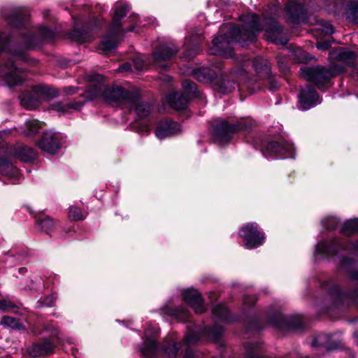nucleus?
<instances>
[{"mask_svg": "<svg viewBox=\"0 0 358 358\" xmlns=\"http://www.w3.org/2000/svg\"><path fill=\"white\" fill-rule=\"evenodd\" d=\"M240 20L242 22L240 27L231 23H225L220 27L219 34L213 40V45L209 49L210 54L231 57V45L234 42L245 45L246 43L256 40L257 33L262 29L258 16L250 13L240 16Z\"/></svg>", "mask_w": 358, "mask_h": 358, "instance_id": "1", "label": "nucleus"}, {"mask_svg": "<svg viewBox=\"0 0 358 358\" xmlns=\"http://www.w3.org/2000/svg\"><path fill=\"white\" fill-rule=\"evenodd\" d=\"M39 35V36H24L22 38V50H15L12 55L11 59L5 64L3 66H0V76L3 78L4 81L8 86L12 87L20 85L23 80V78L14 65V62L16 61L26 62L28 57L25 52L34 48L42 39L45 40L50 38L52 36V31L48 28L43 27L40 29ZM8 42V37L4 34H1L0 51L4 50Z\"/></svg>", "mask_w": 358, "mask_h": 358, "instance_id": "2", "label": "nucleus"}, {"mask_svg": "<svg viewBox=\"0 0 358 358\" xmlns=\"http://www.w3.org/2000/svg\"><path fill=\"white\" fill-rule=\"evenodd\" d=\"M92 80H97V83L92 84L90 89L85 92V97L92 100L103 97L110 103L115 102L120 104H129L135 93L128 92L120 87H105L102 83L103 78L101 75H94Z\"/></svg>", "mask_w": 358, "mask_h": 358, "instance_id": "3", "label": "nucleus"}, {"mask_svg": "<svg viewBox=\"0 0 358 358\" xmlns=\"http://www.w3.org/2000/svg\"><path fill=\"white\" fill-rule=\"evenodd\" d=\"M72 343L70 338L64 339L61 337L57 328H53L49 338L36 342L27 347V353L31 357H46L52 355L56 347L64 342Z\"/></svg>", "mask_w": 358, "mask_h": 358, "instance_id": "4", "label": "nucleus"}, {"mask_svg": "<svg viewBox=\"0 0 358 358\" xmlns=\"http://www.w3.org/2000/svg\"><path fill=\"white\" fill-rule=\"evenodd\" d=\"M346 251L350 254H358V241L350 243L342 238H334L331 243H318L315 247V256L331 257L338 254L339 251Z\"/></svg>", "mask_w": 358, "mask_h": 358, "instance_id": "5", "label": "nucleus"}, {"mask_svg": "<svg viewBox=\"0 0 358 358\" xmlns=\"http://www.w3.org/2000/svg\"><path fill=\"white\" fill-rule=\"evenodd\" d=\"M251 127V124L246 123L245 121L231 124L222 120L215 127L214 136L220 144H224L230 141L234 133L248 130Z\"/></svg>", "mask_w": 358, "mask_h": 358, "instance_id": "6", "label": "nucleus"}, {"mask_svg": "<svg viewBox=\"0 0 358 358\" xmlns=\"http://www.w3.org/2000/svg\"><path fill=\"white\" fill-rule=\"evenodd\" d=\"M248 81V74L243 68L234 69L228 75L224 76L217 83V90L222 94H227L235 90L237 85Z\"/></svg>", "mask_w": 358, "mask_h": 358, "instance_id": "7", "label": "nucleus"}, {"mask_svg": "<svg viewBox=\"0 0 358 358\" xmlns=\"http://www.w3.org/2000/svg\"><path fill=\"white\" fill-rule=\"evenodd\" d=\"M45 94L55 97L58 94L55 90H51L50 92V90L44 87H34L30 92H24L20 95V103L28 110H34L40 105Z\"/></svg>", "mask_w": 358, "mask_h": 358, "instance_id": "8", "label": "nucleus"}, {"mask_svg": "<svg viewBox=\"0 0 358 358\" xmlns=\"http://www.w3.org/2000/svg\"><path fill=\"white\" fill-rule=\"evenodd\" d=\"M337 73L334 70H328L322 66L304 67L300 69V75L306 80L314 83L320 89V84L328 81Z\"/></svg>", "mask_w": 358, "mask_h": 358, "instance_id": "9", "label": "nucleus"}, {"mask_svg": "<svg viewBox=\"0 0 358 358\" xmlns=\"http://www.w3.org/2000/svg\"><path fill=\"white\" fill-rule=\"evenodd\" d=\"M294 150L293 145L285 142L282 139H278V141H268L262 145V152L266 157H288ZM292 157V156L290 155Z\"/></svg>", "mask_w": 358, "mask_h": 358, "instance_id": "10", "label": "nucleus"}, {"mask_svg": "<svg viewBox=\"0 0 358 358\" xmlns=\"http://www.w3.org/2000/svg\"><path fill=\"white\" fill-rule=\"evenodd\" d=\"M240 236L243 238L245 247L253 249L262 245L264 236L257 230L256 223H248L240 229Z\"/></svg>", "mask_w": 358, "mask_h": 358, "instance_id": "11", "label": "nucleus"}, {"mask_svg": "<svg viewBox=\"0 0 358 358\" xmlns=\"http://www.w3.org/2000/svg\"><path fill=\"white\" fill-rule=\"evenodd\" d=\"M61 136L52 131H46L40 141L38 143V148L43 152L49 154H55L61 148Z\"/></svg>", "mask_w": 358, "mask_h": 358, "instance_id": "12", "label": "nucleus"}, {"mask_svg": "<svg viewBox=\"0 0 358 358\" xmlns=\"http://www.w3.org/2000/svg\"><path fill=\"white\" fill-rule=\"evenodd\" d=\"M318 94L309 85L301 89L299 96V108L302 110H308L320 103Z\"/></svg>", "mask_w": 358, "mask_h": 358, "instance_id": "13", "label": "nucleus"}, {"mask_svg": "<svg viewBox=\"0 0 358 358\" xmlns=\"http://www.w3.org/2000/svg\"><path fill=\"white\" fill-rule=\"evenodd\" d=\"M178 51V48L172 43H162L153 52L154 63L157 64L159 62L170 59Z\"/></svg>", "mask_w": 358, "mask_h": 358, "instance_id": "14", "label": "nucleus"}, {"mask_svg": "<svg viewBox=\"0 0 358 358\" xmlns=\"http://www.w3.org/2000/svg\"><path fill=\"white\" fill-rule=\"evenodd\" d=\"M10 155L24 162H29L36 159V152L22 144L16 145L10 152Z\"/></svg>", "mask_w": 358, "mask_h": 358, "instance_id": "15", "label": "nucleus"}, {"mask_svg": "<svg viewBox=\"0 0 358 358\" xmlns=\"http://www.w3.org/2000/svg\"><path fill=\"white\" fill-rule=\"evenodd\" d=\"M180 131V125L175 122L166 120L158 124L155 134L159 139L175 135Z\"/></svg>", "mask_w": 358, "mask_h": 358, "instance_id": "16", "label": "nucleus"}, {"mask_svg": "<svg viewBox=\"0 0 358 358\" xmlns=\"http://www.w3.org/2000/svg\"><path fill=\"white\" fill-rule=\"evenodd\" d=\"M183 300L189 304L197 313L204 311L203 299L197 290L188 289L182 293Z\"/></svg>", "mask_w": 358, "mask_h": 358, "instance_id": "17", "label": "nucleus"}, {"mask_svg": "<svg viewBox=\"0 0 358 358\" xmlns=\"http://www.w3.org/2000/svg\"><path fill=\"white\" fill-rule=\"evenodd\" d=\"M139 350L142 356L146 358H152L159 352L156 338L153 336H150L148 331L145 334Z\"/></svg>", "mask_w": 358, "mask_h": 358, "instance_id": "18", "label": "nucleus"}, {"mask_svg": "<svg viewBox=\"0 0 358 358\" xmlns=\"http://www.w3.org/2000/svg\"><path fill=\"white\" fill-rule=\"evenodd\" d=\"M120 33V31L113 29L110 27L108 34L103 38L99 45V50L105 54L115 50L117 47V38Z\"/></svg>", "mask_w": 358, "mask_h": 358, "instance_id": "19", "label": "nucleus"}, {"mask_svg": "<svg viewBox=\"0 0 358 358\" xmlns=\"http://www.w3.org/2000/svg\"><path fill=\"white\" fill-rule=\"evenodd\" d=\"M131 109L134 110L139 117H147L150 113V106L141 101L138 94L135 93L129 104Z\"/></svg>", "mask_w": 358, "mask_h": 358, "instance_id": "20", "label": "nucleus"}, {"mask_svg": "<svg viewBox=\"0 0 358 358\" xmlns=\"http://www.w3.org/2000/svg\"><path fill=\"white\" fill-rule=\"evenodd\" d=\"M168 104L175 110H183L186 108L188 103V97L181 92H173L166 97Z\"/></svg>", "mask_w": 358, "mask_h": 358, "instance_id": "21", "label": "nucleus"}, {"mask_svg": "<svg viewBox=\"0 0 358 358\" xmlns=\"http://www.w3.org/2000/svg\"><path fill=\"white\" fill-rule=\"evenodd\" d=\"M114 16L110 27L121 31V19L129 11V6L122 2H117L114 6Z\"/></svg>", "mask_w": 358, "mask_h": 358, "instance_id": "22", "label": "nucleus"}, {"mask_svg": "<svg viewBox=\"0 0 358 358\" xmlns=\"http://www.w3.org/2000/svg\"><path fill=\"white\" fill-rule=\"evenodd\" d=\"M180 349V344L172 338L166 339L162 346L161 351L168 358H176Z\"/></svg>", "mask_w": 358, "mask_h": 358, "instance_id": "23", "label": "nucleus"}, {"mask_svg": "<svg viewBox=\"0 0 358 358\" xmlns=\"http://www.w3.org/2000/svg\"><path fill=\"white\" fill-rule=\"evenodd\" d=\"M285 9L290 17L295 22H300L304 15L303 7L294 1H289Z\"/></svg>", "mask_w": 358, "mask_h": 358, "instance_id": "24", "label": "nucleus"}, {"mask_svg": "<svg viewBox=\"0 0 358 358\" xmlns=\"http://www.w3.org/2000/svg\"><path fill=\"white\" fill-rule=\"evenodd\" d=\"M252 65L259 77H268L271 72V67L269 62L266 59L260 57H257L252 62Z\"/></svg>", "mask_w": 358, "mask_h": 358, "instance_id": "25", "label": "nucleus"}, {"mask_svg": "<svg viewBox=\"0 0 358 358\" xmlns=\"http://www.w3.org/2000/svg\"><path fill=\"white\" fill-rule=\"evenodd\" d=\"M192 76L200 82L208 83L215 78V73L208 67H201L194 70Z\"/></svg>", "mask_w": 358, "mask_h": 358, "instance_id": "26", "label": "nucleus"}, {"mask_svg": "<svg viewBox=\"0 0 358 358\" xmlns=\"http://www.w3.org/2000/svg\"><path fill=\"white\" fill-rule=\"evenodd\" d=\"M213 315L216 322H229L231 320L229 310L222 304L213 306Z\"/></svg>", "mask_w": 358, "mask_h": 358, "instance_id": "27", "label": "nucleus"}, {"mask_svg": "<svg viewBox=\"0 0 358 358\" xmlns=\"http://www.w3.org/2000/svg\"><path fill=\"white\" fill-rule=\"evenodd\" d=\"M282 31V27L275 21H272L271 26L266 29V37L269 41L278 43V37Z\"/></svg>", "mask_w": 358, "mask_h": 358, "instance_id": "28", "label": "nucleus"}, {"mask_svg": "<svg viewBox=\"0 0 358 358\" xmlns=\"http://www.w3.org/2000/svg\"><path fill=\"white\" fill-rule=\"evenodd\" d=\"M0 173L10 178H15L18 174V170L8 160L0 159Z\"/></svg>", "mask_w": 358, "mask_h": 358, "instance_id": "29", "label": "nucleus"}, {"mask_svg": "<svg viewBox=\"0 0 358 358\" xmlns=\"http://www.w3.org/2000/svg\"><path fill=\"white\" fill-rule=\"evenodd\" d=\"M343 235L350 236L358 232V219H352L346 221L340 229Z\"/></svg>", "mask_w": 358, "mask_h": 358, "instance_id": "30", "label": "nucleus"}, {"mask_svg": "<svg viewBox=\"0 0 358 358\" xmlns=\"http://www.w3.org/2000/svg\"><path fill=\"white\" fill-rule=\"evenodd\" d=\"M85 102V99L83 97L82 100L67 105H64L60 102L55 103L52 106V108L57 111H65L67 108H73L78 110L83 107Z\"/></svg>", "mask_w": 358, "mask_h": 358, "instance_id": "31", "label": "nucleus"}, {"mask_svg": "<svg viewBox=\"0 0 358 358\" xmlns=\"http://www.w3.org/2000/svg\"><path fill=\"white\" fill-rule=\"evenodd\" d=\"M1 324L6 328L18 330L24 329V326L18 319L10 316H3L1 320Z\"/></svg>", "mask_w": 358, "mask_h": 358, "instance_id": "32", "label": "nucleus"}, {"mask_svg": "<svg viewBox=\"0 0 358 358\" xmlns=\"http://www.w3.org/2000/svg\"><path fill=\"white\" fill-rule=\"evenodd\" d=\"M42 123L36 120H29L25 122L24 133L26 136H31L38 131Z\"/></svg>", "mask_w": 358, "mask_h": 358, "instance_id": "33", "label": "nucleus"}, {"mask_svg": "<svg viewBox=\"0 0 358 358\" xmlns=\"http://www.w3.org/2000/svg\"><path fill=\"white\" fill-rule=\"evenodd\" d=\"M72 38L78 43L89 42L92 39V36L86 31L74 29L72 33Z\"/></svg>", "mask_w": 358, "mask_h": 358, "instance_id": "34", "label": "nucleus"}, {"mask_svg": "<svg viewBox=\"0 0 358 358\" xmlns=\"http://www.w3.org/2000/svg\"><path fill=\"white\" fill-rule=\"evenodd\" d=\"M259 345L258 343H248L245 345V358H259Z\"/></svg>", "mask_w": 358, "mask_h": 358, "instance_id": "35", "label": "nucleus"}, {"mask_svg": "<svg viewBox=\"0 0 358 358\" xmlns=\"http://www.w3.org/2000/svg\"><path fill=\"white\" fill-rule=\"evenodd\" d=\"M69 217L71 220L79 221L84 220L85 216L83 214L80 208L72 206L69 208Z\"/></svg>", "mask_w": 358, "mask_h": 358, "instance_id": "36", "label": "nucleus"}, {"mask_svg": "<svg viewBox=\"0 0 358 358\" xmlns=\"http://www.w3.org/2000/svg\"><path fill=\"white\" fill-rule=\"evenodd\" d=\"M201 337V334L193 329H189L185 336V342L188 345H194L198 342Z\"/></svg>", "mask_w": 358, "mask_h": 358, "instance_id": "37", "label": "nucleus"}, {"mask_svg": "<svg viewBox=\"0 0 358 358\" xmlns=\"http://www.w3.org/2000/svg\"><path fill=\"white\" fill-rule=\"evenodd\" d=\"M190 41L189 39H186L185 42V45L187 47L186 52L184 55V57L187 59H192L196 54L199 52V47L197 44L193 45V48H191V45L189 44Z\"/></svg>", "mask_w": 358, "mask_h": 358, "instance_id": "38", "label": "nucleus"}, {"mask_svg": "<svg viewBox=\"0 0 358 358\" xmlns=\"http://www.w3.org/2000/svg\"><path fill=\"white\" fill-rule=\"evenodd\" d=\"M182 87L185 90L187 96H196L197 94L196 87L194 83L185 80L182 82Z\"/></svg>", "mask_w": 358, "mask_h": 358, "instance_id": "39", "label": "nucleus"}, {"mask_svg": "<svg viewBox=\"0 0 358 358\" xmlns=\"http://www.w3.org/2000/svg\"><path fill=\"white\" fill-rule=\"evenodd\" d=\"M18 308L17 304L10 300H0V310L3 312H15V310Z\"/></svg>", "mask_w": 358, "mask_h": 358, "instance_id": "40", "label": "nucleus"}, {"mask_svg": "<svg viewBox=\"0 0 358 358\" xmlns=\"http://www.w3.org/2000/svg\"><path fill=\"white\" fill-rule=\"evenodd\" d=\"M322 225L328 229H336L339 225V221L335 217H328L322 221Z\"/></svg>", "mask_w": 358, "mask_h": 358, "instance_id": "41", "label": "nucleus"}, {"mask_svg": "<svg viewBox=\"0 0 358 358\" xmlns=\"http://www.w3.org/2000/svg\"><path fill=\"white\" fill-rule=\"evenodd\" d=\"M38 224L40 225L41 229L47 233L49 232L54 227V222L50 217H47L40 221H38Z\"/></svg>", "mask_w": 358, "mask_h": 358, "instance_id": "42", "label": "nucleus"}, {"mask_svg": "<svg viewBox=\"0 0 358 358\" xmlns=\"http://www.w3.org/2000/svg\"><path fill=\"white\" fill-rule=\"evenodd\" d=\"M223 333V329L221 327L215 326L208 331V336L212 341L220 338Z\"/></svg>", "mask_w": 358, "mask_h": 358, "instance_id": "43", "label": "nucleus"}, {"mask_svg": "<svg viewBox=\"0 0 358 358\" xmlns=\"http://www.w3.org/2000/svg\"><path fill=\"white\" fill-rule=\"evenodd\" d=\"M337 55L339 59L343 61H348L355 58V55L353 52L347 50L345 49H341L338 50Z\"/></svg>", "mask_w": 358, "mask_h": 358, "instance_id": "44", "label": "nucleus"}, {"mask_svg": "<svg viewBox=\"0 0 358 358\" xmlns=\"http://www.w3.org/2000/svg\"><path fill=\"white\" fill-rule=\"evenodd\" d=\"M133 65L136 70H143L146 67L145 60L140 56H137L133 59Z\"/></svg>", "mask_w": 358, "mask_h": 358, "instance_id": "45", "label": "nucleus"}, {"mask_svg": "<svg viewBox=\"0 0 358 358\" xmlns=\"http://www.w3.org/2000/svg\"><path fill=\"white\" fill-rule=\"evenodd\" d=\"M328 341V336L326 334H320L317 336L313 342V347H320L325 344Z\"/></svg>", "mask_w": 358, "mask_h": 358, "instance_id": "46", "label": "nucleus"}, {"mask_svg": "<svg viewBox=\"0 0 358 358\" xmlns=\"http://www.w3.org/2000/svg\"><path fill=\"white\" fill-rule=\"evenodd\" d=\"M295 55L298 62L301 63L306 62L310 59L306 52L300 48L296 50Z\"/></svg>", "mask_w": 358, "mask_h": 358, "instance_id": "47", "label": "nucleus"}, {"mask_svg": "<svg viewBox=\"0 0 358 358\" xmlns=\"http://www.w3.org/2000/svg\"><path fill=\"white\" fill-rule=\"evenodd\" d=\"M5 18L10 24H13V26H16V27L20 26V22H19L20 15L18 13H15L11 15H6V16H5Z\"/></svg>", "mask_w": 358, "mask_h": 358, "instance_id": "48", "label": "nucleus"}, {"mask_svg": "<svg viewBox=\"0 0 358 358\" xmlns=\"http://www.w3.org/2000/svg\"><path fill=\"white\" fill-rule=\"evenodd\" d=\"M322 25V30L325 34L331 35L334 33V27L329 22H323Z\"/></svg>", "mask_w": 358, "mask_h": 358, "instance_id": "49", "label": "nucleus"}, {"mask_svg": "<svg viewBox=\"0 0 358 358\" xmlns=\"http://www.w3.org/2000/svg\"><path fill=\"white\" fill-rule=\"evenodd\" d=\"M341 291H340V289L338 288V286H333L331 287V289H330L329 291V295L334 298V299H336V298H340L341 296Z\"/></svg>", "mask_w": 358, "mask_h": 358, "instance_id": "50", "label": "nucleus"}, {"mask_svg": "<svg viewBox=\"0 0 358 358\" xmlns=\"http://www.w3.org/2000/svg\"><path fill=\"white\" fill-rule=\"evenodd\" d=\"M277 319H278V321H275L274 320H272L271 322V323L275 325L276 327L278 328H281L282 327V322L285 321V317L284 316H282L281 314H278L277 315Z\"/></svg>", "mask_w": 358, "mask_h": 358, "instance_id": "51", "label": "nucleus"}, {"mask_svg": "<svg viewBox=\"0 0 358 358\" xmlns=\"http://www.w3.org/2000/svg\"><path fill=\"white\" fill-rule=\"evenodd\" d=\"M349 17H352L354 21L358 22V7L354 8L352 5L350 13H349Z\"/></svg>", "mask_w": 358, "mask_h": 358, "instance_id": "52", "label": "nucleus"}, {"mask_svg": "<svg viewBox=\"0 0 358 358\" xmlns=\"http://www.w3.org/2000/svg\"><path fill=\"white\" fill-rule=\"evenodd\" d=\"M331 43L329 41H318L317 48L320 50H327L330 48Z\"/></svg>", "mask_w": 358, "mask_h": 358, "instance_id": "53", "label": "nucleus"}, {"mask_svg": "<svg viewBox=\"0 0 358 358\" xmlns=\"http://www.w3.org/2000/svg\"><path fill=\"white\" fill-rule=\"evenodd\" d=\"M257 299L254 296H246L244 298L243 301L245 305H252L255 303Z\"/></svg>", "mask_w": 358, "mask_h": 358, "instance_id": "54", "label": "nucleus"}, {"mask_svg": "<svg viewBox=\"0 0 358 358\" xmlns=\"http://www.w3.org/2000/svg\"><path fill=\"white\" fill-rule=\"evenodd\" d=\"M184 358H198V355L193 352L190 348H187Z\"/></svg>", "mask_w": 358, "mask_h": 358, "instance_id": "55", "label": "nucleus"}, {"mask_svg": "<svg viewBox=\"0 0 358 358\" xmlns=\"http://www.w3.org/2000/svg\"><path fill=\"white\" fill-rule=\"evenodd\" d=\"M55 300H56V296L52 294L45 299V304L47 306H52L54 305Z\"/></svg>", "mask_w": 358, "mask_h": 358, "instance_id": "56", "label": "nucleus"}, {"mask_svg": "<svg viewBox=\"0 0 358 358\" xmlns=\"http://www.w3.org/2000/svg\"><path fill=\"white\" fill-rule=\"evenodd\" d=\"M118 70L119 71H128L131 70V66L129 63H125L120 66Z\"/></svg>", "mask_w": 358, "mask_h": 358, "instance_id": "57", "label": "nucleus"}, {"mask_svg": "<svg viewBox=\"0 0 358 358\" xmlns=\"http://www.w3.org/2000/svg\"><path fill=\"white\" fill-rule=\"evenodd\" d=\"M148 131H149V127L147 124H143L138 127L139 133H148Z\"/></svg>", "mask_w": 358, "mask_h": 358, "instance_id": "58", "label": "nucleus"}, {"mask_svg": "<svg viewBox=\"0 0 358 358\" xmlns=\"http://www.w3.org/2000/svg\"><path fill=\"white\" fill-rule=\"evenodd\" d=\"M351 278L358 282V271H352L350 273Z\"/></svg>", "mask_w": 358, "mask_h": 358, "instance_id": "59", "label": "nucleus"}, {"mask_svg": "<svg viewBox=\"0 0 358 358\" xmlns=\"http://www.w3.org/2000/svg\"><path fill=\"white\" fill-rule=\"evenodd\" d=\"M65 92L67 94H73V93H75V88L73 87H66V88H65Z\"/></svg>", "mask_w": 358, "mask_h": 358, "instance_id": "60", "label": "nucleus"}, {"mask_svg": "<svg viewBox=\"0 0 358 358\" xmlns=\"http://www.w3.org/2000/svg\"><path fill=\"white\" fill-rule=\"evenodd\" d=\"M342 263H343V265H345V264H349V263H350V261H349V259H343L342 260Z\"/></svg>", "mask_w": 358, "mask_h": 358, "instance_id": "61", "label": "nucleus"}, {"mask_svg": "<svg viewBox=\"0 0 358 358\" xmlns=\"http://www.w3.org/2000/svg\"><path fill=\"white\" fill-rule=\"evenodd\" d=\"M188 314L187 313H182V315H180V317L182 320H185L187 317Z\"/></svg>", "mask_w": 358, "mask_h": 358, "instance_id": "62", "label": "nucleus"}, {"mask_svg": "<svg viewBox=\"0 0 358 358\" xmlns=\"http://www.w3.org/2000/svg\"><path fill=\"white\" fill-rule=\"evenodd\" d=\"M131 18L135 21V24L137 23V20H138V17L137 16H131Z\"/></svg>", "mask_w": 358, "mask_h": 358, "instance_id": "63", "label": "nucleus"}, {"mask_svg": "<svg viewBox=\"0 0 358 358\" xmlns=\"http://www.w3.org/2000/svg\"><path fill=\"white\" fill-rule=\"evenodd\" d=\"M135 30V26L132 25L129 27V29H127L128 31H133Z\"/></svg>", "mask_w": 358, "mask_h": 358, "instance_id": "64", "label": "nucleus"}]
</instances>
